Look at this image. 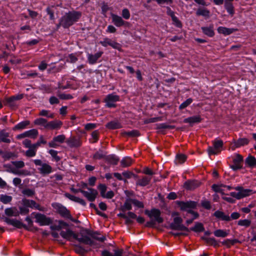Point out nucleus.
Returning <instances> with one entry per match:
<instances>
[{"instance_id":"obj_1","label":"nucleus","mask_w":256,"mask_h":256,"mask_svg":"<svg viewBox=\"0 0 256 256\" xmlns=\"http://www.w3.org/2000/svg\"><path fill=\"white\" fill-rule=\"evenodd\" d=\"M80 16L81 13L78 12L73 11L66 13L61 18L59 24L64 28H68L78 21Z\"/></svg>"},{"instance_id":"obj_2","label":"nucleus","mask_w":256,"mask_h":256,"mask_svg":"<svg viewBox=\"0 0 256 256\" xmlns=\"http://www.w3.org/2000/svg\"><path fill=\"white\" fill-rule=\"evenodd\" d=\"M76 240L80 243L90 246L94 244L90 238V230L88 229H82L76 234Z\"/></svg>"},{"instance_id":"obj_3","label":"nucleus","mask_w":256,"mask_h":256,"mask_svg":"<svg viewBox=\"0 0 256 256\" xmlns=\"http://www.w3.org/2000/svg\"><path fill=\"white\" fill-rule=\"evenodd\" d=\"M238 192H231L230 195L236 199H240L250 196L252 194V190L244 189L241 186H237L234 188Z\"/></svg>"},{"instance_id":"obj_4","label":"nucleus","mask_w":256,"mask_h":256,"mask_svg":"<svg viewBox=\"0 0 256 256\" xmlns=\"http://www.w3.org/2000/svg\"><path fill=\"white\" fill-rule=\"evenodd\" d=\"M32 214L34 215L36 218V222L40 226H48L52 223V220L44 214L40 213L32 212Z\"/></svg>"},{"instance_id":"obj_5","label":"nucleus","mask_w":256,"mask_h":256,"mask_svg":"<svg viewBox=\"0 0 256 256\" xmlns=\"http://www.w3.org/2000/svg\"><path fill=\"white\" fill-rule=\"evenodd\" d=\"M34 162L36 166H40L38 168V170L41 174L43 175L48 174L52 172V166L46 163H42L41 160H34Z\"/></svg>"},{"instance_id":"obj_6","label":"nucleus","mask_w":256,"mask_h":256,"mask_svg":"<svg viewBox=\"0 0 256 256\" xmlns=\"http://www.w3.org/2000/svg\"><path fill=\"white\" fill-rule=\"evenodd\" d=\"M90 238L93 241L94 244L90 245L91 246H92L94 248H98L100 247V244H98L95 240H98L99 242H104L106 238L104 236H101V234L98 232H93L90 230Z\"/></svg>"},{"instance_id":"obj_7","label":"nucleus","mask_w":256,"mask_h":256,"mask_svg":"<svg viewBox=\"0 0 256 256\" xmlns=\"http://www.w3.org/2000/svg\"><path fill=\"white\" fill-rule=\"evenodd\" d=\"M119 99V96L115 94H109L106 96L104 99V102L106 103V106L108 108L115 107V102L118 101Z\"/></svg>"},{"instance_id":"obj_8","label":"nucleus","mask_w":256,"mask_h":256,"mask_svg":"<svg viewBox=\"0 0 256 256\" xmlns=\"http://www.w3.org/2000/svg\"><path fill=\"white\" fill-rule=\"evenodd\" d=\"M53 208L56 212L60 214L62 216L68 218L70 216L69 211L66 207L58 203H54L52 204Z\"/></svg>"},{"instance_id":"obj_9","label":"nucleus","mask_w":256,"mask_h":256,"mask_svg":"<svg viewBox=\"0 0 256 256\" xmlns=\"http://www.w3.org/2000/svg\"><path fill=\"white\" fill-rule=\"evenodd\" d=\"M22 204L23 206L26 207L30 208H35L40 211L44 210V208L40 206V204H37L35 201L33 200L22 199Z\"/></svg>"},{"instance_id":"obj_10","label":"nucleus","mask_w":256,"mask_h":256,"mask_svg":"<svg viewBox=\"0 0 256 256\" xmlns=\"http://www.w3.org/2000/svg\"><path fill=\"white\" fill-rule=\"evenodd\" d=\"M80 192L82 193L90 202L94 201L98 195V192L94 188H88V191L82 190H80Z\"/></svg>"},{"instance_id":"obj_11","label":"nucleus","mask_w":256,"mask_h":256,"mask_svg":"<svg viewBox=\"0 0 256 256\" xmlns=\"http://www.w3.org/2000/svg\"><path fill=\"white\" fill-rule=\"evenodd\" d=\"M242 156L239 154H236L235 158L233 159L234 164L231 165L230 168L234 171L241 169L242 168Z\"/></svg>"},{"instance_id":"obj_12","label":"nucleus","mask_w":256,"mask_h":256,"mask_svg":"<svg viewBox=\"0 0 256 256\" xmlns=\"http://www.w3.org/2000/svg\"><path fill=\"white\" fill-rule=\"evenodd\" d=\"M76 233L68 228H66V230H62L60 232V235L64 238L69 241H72V239L76 240Z\"/></svg>"},{"instance_id":"obj_13","label":"nucleus","mask_w":256,"mask_h":256,"mask_svg":"<svg viewBox=\"0 0 256 256\" xmlns=\"http://www.w3.org/2000/svg\"><path fill=\"white\" fill-rule=\"evenodd\" d=\"M114 254H112L107 250L102 251V256H124L123 249L116 248L113 250Z\"/></svg>"},{"instance_id":"obj_14","label":"nucleus","mask_w":256,"mask_h":256,"mask_svg":"<svg viewBox=\"0 0 256 256\" xmlns=\"http://www.w3.org/2000/svg\"><path fill=\"white\" fill-rule=\"evenodd\" d=\"M160 212L158 210L153 209L148 214V216L150 218H154V222H156L158 224H160L163 222V218L160 216Z\"/></svg>"},{"instance_id":"obj_15","label":"nucleus","mask_w":256,"mask_h":256,"mask_svg":"<svg viewBox=\"0 0 256 256\" xmlns=\"http://www.w3.org/2000/svg\"><path fill=\"white\" fill-rule=\"evenodd\" d=\"M23 98V94H18L7 98L6 100L7 104L9 105L10 106L13 107L16 106V101L22 99Z\"/></svg>"},{"instance_id":"obj_16","label":"nucleus","mask_w":256,"mask_h":256,"mask_svg":"<svg viewBox=\"0 0 256 256\" xmlns=\"http://www.w3.org/2000/svg\"><path fill=\"white\" fill-rule=\"evenodd\" d=\"M100 43L104 46H111L114 48H118L119 44L116 42L112 41L108 38H105L103 40L100 41Z\"/></svg>"},{"instance_id":"obj_17","label":"nucleus","mask_w":256,"mask_h":256,"mask_svg":"<svg viewBox=\"0 0 256 256\" xmlns=\"http://www.w3.org/2000/svg\"><path fill=\"white\" fill-rule=\"evenodd\" d=\"M200 185V182L197 180H190L186 182L184 184V187L188 190H194Z\"/></svg>"},{"instance_id":"obj_18","label":"nucleus","mask_w":256,"mask_h":256,"mask_svg":"<svg viewBox=\"0 0 256 256\" xmlns=\"http://www.w3.org/2000/svg\"><path fill=\"white\" fill-rule=\"evenodd\" d=\"M62 124V122L59 120H56L48 122L46 128L50 130L59 129Z\"/></svg>"},{"instance_id":"obj_19","label":"nucleus","mask_w":256,"mask_h":256,"mask_svg":"<svg viewBox=\"0 0 256 256\" xmlns=\"http://www.w3.org/2000/svg\"><path fill=\"white\" fill-rule=\"evenodd\" d=\"M112 22L116 26L120 27L124 24L125 22L122 18L116 14H112Z\"/></svg>"},{"instance_id":"obj_20","label":"nucleus","mask_w":256,"mask_h":256,"mask_svg":"<svg viewBox=\"0 0 256 256\" xmlns=\"http://www.w3.org/2000/svg\"><path fill=\"white\" fill-rule=\"evenodd\" d=\"M4 214L8 216H19V212L16 208L11 207L6 208L4 210Z\"/></svg>"},{"instance_id":"obj_21","label":"nucleus","mask_w":256,"mask_h":256,"mask_svg":"<svg viewBox=\"0 0 256 256\" xmlns=\"http://www.w3.org/2000/svg\"><path fill=\"white\" fill-rule=\"evenodd\" d=\"M4 221L6 224L18 228H20L23 226L20 220L16 219H10L6 217L4 218Z\"/></svg>"},{"instance_id":"obj_22","label":"nucleus","mask_w":256,"mask_h":256,"mask_svg":"<svg viewBox=\"0 0 256 256\" xmlns=\"http://www.w3.org/2000/svg\"><path fill=\"white\" fill-rule=\"evenodd\" d=\"M196 206V202L193 201L188 202H182L180 204V206L182 210H188V208H194Z\"/></svg>"},{"instance_id":"obj_23","label":"nucleus","mask_w":256,"mask_h":256,"mask_svg":"<svg viewBox=\"0 0 256 256\" xmlns=\"http://www.w3.org/2000/svg\"><path fill=\"white\" fill-rule=\"evenodd\" d=\"M102 52H100L94 54H89L88 56L89 63L90 64H95L98 60L102 56Z\"/></svg>"},{"instance_id":"obj_24","label":"nucleus","mask_w":256,"mask_h":256,"mask_svg":"<svg viewBox=\"0 0 256 256\" xmlns=\"http://www.w3.org/2000/svg\"><path fill=\"white\" fill-rule=\"evenodd\" d=\"M236 30L234 28H230L223 26H220L218 28V32L220 34H224V35H229L234 32Z\"/></svg>"},{"instance_id":"obj_25","label":"nucleus","mask_w":256,"mask_h":256,"mask_svg":"<svg viewBox=\"0 0 256 256\" xmlns=\"http://www.w3.org/2000/svg\"><path fill=\"white\" fill-rule=\"evenodd\" d=\"M67 144L70 147H78L81 145V142L79 138H72L67 140Z\"/></svg>"},{"instance_id":"obj_26","label":"nucleus","mask_w":256,"mask_h":256,"mask_svg":"<svg viewBox=\"0 0 256 256\" xmlns=\"http://www.w3.org/2000/svg\"><path fill=\"white\" fill-rule=\"evenodd\" d=\"M106 127L110 130L118 129L122 128L121 124L118 120H113L108 122Z\"/></svg>"},{"instance_id":"obj_27","label":"nucleus","mask_w":256,"mask_h":256,"mask_svg":"<svg viewBox=\"0 0 256 256\" xmlns=\"http://www.w3.org/2000/svg\"><path fill=\"white\" fill-rule=\"evenodd\" d=\"M214 216L218 218H220L221 220L225 221H230V218L229 216L226 215L224 212L217 210L214 213Z\"/></svg>"},{"instance_id":"obj_28","label":"nucleus","mask_w":256,"mask_h":256,"mask_svg":"<svg viewBox=\"0 0 256 256\" xmlns=\"http://www.w3.org/2000/svg\"><path fill=\"white\" fill-rule=\"evenodd\" d=\"M201 121V118L200 116H195L191 117H189L188 118H185L184 120V122L185 123H189L191 124L198 123Z\"/></svg>"},{"instance_id":"obj_29","label":"nucleus","mask_w":256,"mask_h":256,"mask_svg":"<svg viewBox=\"0 0 256 256\" xmlns=\"http://www.w3.org/2000/svg\"><path fill=\"white\" fill-rule=\"evenodd\" d=\"M170 228L174 230H183L189 232V229L186 226H184L182 224H176L172 223L170 225Z\"/></svg>"},{"instance_id":"obj_30","label":"nucleus","mask_w":256,"mask_h":256,"mask_svg":"<svg viewBox=\"0 0 256 256\" xmlns=\"http://www.w3.org/2000/svg\"><path fill=\"white\" fill-rule=\"evenodd\" d=\"M249 142V140L246 138H240L234 142V146L236 148L247 145Z\"/></svg>"},{"instance_id":"obj_31","label":"nucleus","mask_w":256,"mask_h":256,"mask_svg":"<svg viewBox=\"0 0 256 256\" xmlns=\"http://www.w3.org/2000/svg\"><path fill=\"white\" fill-rule=\"evenodd\" d=\"M201 28L202 32L208 36L212 37L214 34L212 26H210L208 27H202Z\"/></svg>"},{"instance_id":"obj_32","label":"nucleus","mask_w":256,"mask_h":256,"mask_svg":"<svg viewBox=\"0 0 256 256\" xmlns=\"http://www.w3.org/2000/svg\"><path fill=\"white\" fill-rule=\"evenodd\" d=\"M245 162L250 167H254L256 166V158L253 156H248L246 159Z\"/></svg>"},{"instance_id":"obj_33","label":"nucleus","mask_w":256,"mask_h":256,"mask_svg":"<svg viewBox=\"0 0 256 256\" xmlns=\"http://www.w3.org/2000/svg\"><path fill=\"white\" fill-rule=\"evenodd\" d=\"M132 163V159L128 156L124 158L120 162L121 166L123 168L129 166Z\"/></svg>"},{"instance_id":"obj_34","label":"nucleus","mask_w":256,"mask_h":256,"mask_svg":"<svg viewBox=\"0 0 256 256\" xmlns=\"http://www.w3.org/2000/svg\"><path fill=\"white\" fill-rule=\"evenodd\" d=\"M12 200V196L4 194H0V201L4 204L10 203Z\"/></svg>"},{"instance_id":"obj_35","label":"nucleus","mask_w":256,"mask_h":256,"mask_svg":"<svg viewBox=\"0 0 256 256\" xmlns=\"http://www.w3.org/2000/svg\"><path fill=\"white\" fill-rule=\"evenodd\" d=\"M106 160L111 164L116 165L119 159L115 155H110L106 157Z\"/></svg>"},{"instance_id":"obj_36","label":"nucleus","mask_w":256,"mask_h":256,"mask_svg":"<svg viewBox=\"0 0 256 256\" xmlns=\"http://www.w3.org/2000/svg\"><path fill=\"white\" fill-rule=\"evenodd\" d=\"M150 180V178L144 177L140 179L139 180H138V182H136V184L142 186H144L148 185L149 184Z\"/></svg>"},{"instance_id":"obj_37","label":"nucleus","mask_w":256,"mask_h":256,"mask_svg":"<svg viewBox=\"0 0 256 256\" xmlns=\"http://www.w3.org/2000/svg\"><path fill=\"white\" fill-rule=\"evenodd\" d=\"M9 134L8 133L4 132L3 131L0 132V142H4L6 143H10V140L8 138Z\"/></svg>"},{"instance_id":"obj_38","label":"nucleus","mask_w":256,"mask_h":256,"mask_svg":"<svg viewBox=\"0 0 256 256\" xmlns=\"http://www.w3.org/2000/svg\"><path fill=\"white\" fill-rule=\"evenodd\" d=\"M30 124V122L28 120H25L18 123L13 128L14 130H22L26 128L27 126Z\"/></svg>"},{"instance_id":"obj_39","label":"nucleus","mask_w":256,"mask_h":256,"mask_svg":"<svg viewBox=\"0 0 256 256\" xmlns=\"http://www.w3.org/2000/svg\"><path fill=\"white\" fill-rule=\"evenodd\" d=\"M132 199L129 198L126 200L122 206V211L130 210L132 208Z\"/></svg>"},{"instance_id":"obj_40","label":"nucleus","mask_w":256,"mask_h":256,"mask_svg":"<svg viewBox=\"0 0 256 256\" xmlns=\"http://www.w3.org/2000/svg\"><path fill=\"white\" fill-rule=\"evenodd\" d=\"M122 134L124 136H128L129 137H135L140 136V132L137 130H132L130 132H124Z\"/></svg>"},{"instance_id":"obj_41","label":"nucleus","mask_w":256,"mask_h":256,"mask_svg":"<svg viewBox=\"0 0 256 256\" xmlns=\"http://www.w3.org/2000/svg\"><path fill=\"white\" fill-rule=\"evenodd\" d=\"M190 230L195 232H200L204 230V228L202 223L197 222L196 224L194 226L190 228V229H189V230Z\"/></svg>"},{"instance_id":"obj_42","label":"nucleus","mask_w":256,"mask_h":256,"mask_svg":"<svg viewBox=\"0 0 256 256\" xmlns=\"http://www.w3.org/2000/svg\"><path fill=\"white\" fill-rule=\"evenodd\" d=\"M214 234L216 237L224 238L228 235V232L224 230L219 229L215 230Z\"/></svg>"},{"instance_id":"obj_43","label":"nucleus","mask_w":256,"mask_h":256,"mask_svg":"<svg viewBox=\"0 0 256 256\" xmlns=\"http://www.w3.org/2000/svg\"><path fill=\"white\" fill-rule=\"evenodd\" d=\"M26 137L35 138L38 135V131L36 129H32L25 132Z\"/></svg>"},{"instance_id":"obj_44","label":"nucleus","mask_w":256,"mask_h":256,"mask_svg":"<svg viewBox=\"0 0 256 256\" xmlns=\"http://www.w3.org/2000/svg\"><path fill=\"white\" fill-rule=\"evenodd\" d=\"M224 8L228 14H230L231 15L234 14V6L232 2H225Z\"/></svg>"},{"instance_id":"obj_45","label":"nucleus","mask_w":256,"mask_h":256,"mask_svg":"<svg viewBox=\"0 0 256 256\" xmlns=\"http://www.w3.org/2000/svg\"><path fill=\"white\" fill-rule=\"evenodd\" d=\"M196 14L197 16H208L210 15V11L204 8H198L196 12Z\"/></svg>"},{"instance_id":"obj_46","label":"nucleus","mask_w":256,"mask_h":256,"mask_svg":"<svg viewBox=\"0 0 256 256\" xmlns=\"http://www.w3.org/2000/svg\"><path fill=\"white\" fill-rule=\"evenodd\" d=\"M34 123L35 124L42 126L46 128V124H48V122L44 118H39L36 119L34 120Z\"/></svg>"},{"instance_id":"obj_47","label":"nucleus","mask_w":256,"mask_h":256,"mask_svg":"<svg viewBox=\"0 0 256 256\" xmlns=\"http://www.w3.org/2000/svg\"><path fill=\"white\" fill-rule=\"evenodd\" d=\"M202 238L204 240L205 242L206 243H208V244L212 245V246H218V242L216 241L215 238H204V237H203Z\"/></svg>"},{"instance_id":"obj_48","label":"nucleus","mask_w":256,"mask_h":256,"mask_svg":"<svg viewBox=\"0 0 256 256\" xmlns=\"http://www.w3.org/2000/svg\"><path fill=\"white\" fill-rule=\"evenodd\" d=\"M222 187H224L223 184L218 185L216 184H214L212 186V189L216 192H220L222 194H224V192H223Z\"/></svg>"},{"instance_id":"obj_49","label":"nucleus","mask_w":256,"mask_h":256,"mask_svg":"<svg viewBox=\"0 0 256 256\" xmlns=\"http://www.w3.org/2000/svg\"><path fill=\"white\" fill-rule=\"evenodd\" d=\"M186 158V156L183 154H177L176 156V162L178 164H182L185 162Z\"/></svg>"},{"instance_id":"obj_50","label":"nucleus","mask_w":256,"mask_h":256,"mask_svg":"<svg viewBox=\"0 0 256 256\" xmlns=\"http://www.w3.org/2000/svg\"><path fill=\"white\" fill-rule=\"evenodd\" d=\"M105 156L106 152L102 150H99L94 155L93 158L94 159H101L102 158H105Z\"/></svg>"},{"instance_id":"obj_51","label":"nucleus","mask_w":256,"mask_h":256,"mask_svg":"<svg viewBox=\"0 0 256 256\" xmlns=\"http://www.w3.org/2000/svg\"><path fill=\"white\" fill-rule=\"evenodd\" d=\"M75 252L80 254H84L88 252V250H85L84 248L80 246H76L75 247Z\"/></svg>"},{"instance_id":"obj_52","label":"nucleus","mask_w":256,"mask_h":256,"mask_svg":"<svg viewBox=\"0 0 256 256\" xmlns=\"http://www.w3.org/2000/svg\"><path fill=\"white\" fill-rule=\"evenodd\" d=\"M36 150L32 148H30L26 151V156L28 157H32L36 156Z\"/></svg>"},{"instance_id":"obj_53","label":"nucleus","mask_w":256,"mask_h":256,"mask_svg":"<svg viewBox=\"0 0 256 256\" xmlns=\"http://www.w3.org/2000/svg\"><path fill=\"white\" fill-rule=\"evenodd\" d=\"M58 96L62 100H70L73 98V96L70 94L59 93L58 94Z\"/></svg>"},{"instance_id":"obj_54","label":"nucleus","mask_w":256,"mask_h":256,"mask_svg":"<svg viewBox=\"0 0 256 256\" xmlns=\"http://www.w3.org/2000/svg\"><path fill=\"white\" fill-rule=\"evenodd\" d=\"M238 224L239 226L248 227L250 224V221L248 219L241 220L238 222Z\"/></svg>"},{"instance_id":"obj_55","label":"nucleus","mask_w":256,"mask_h":256,"mask_svg":"<svg viewBox=\"0 0 256 256\" xmlns=\"http://www.w3.org/2000/svg\"><path fill=\"white\" fill-rule=\"evenodd\" d=\"M64 68V66L60 65L58 66H53L52 68L48 70V72H58L60 71Z\"/></svg>"},{"instance_id":"obj_56","label":"nucleus","mask_w":256,"mask_h":256,"mask_svg":"<svg viewBox=\"0 0 256 256\" xmlns=\"http://www.w3.org/2000/svg\"><path fill=\"white\" fill-rule=\"evenodd\" d=\"M192 102V98H190L186 100V101H184V102H182L180 106V109H184L187 107L188 105H190Z\"/></svg>"},{"instance_id":"obj_57","label":"nucleus","mask_w":256,"mask_h":256,"mask_svg":"<svg viewBox=\"0 0 256 256\" xmlns=\"http://www.w3.org/2000/svg\"><path fill=\"white\" fill-rule=\"evenodd\" d=\"M223 145V142L222 140H216L214 142V146L216 150H220L219 148H222Z\"/></svg>"},{"instance_id":"obj_58","label":"nucleus","mask_w":256,"mask_h":256,"mask_svg":"<svg viewBox=\"0 0 256 256\" xmlns=\"http://www.w3.org/2000/svg\"><path fill=\"white\" fill-rule=\"evenodd\" d=\"M12 164L18 168H22L24 166V163L23 161H14L12 162Z\"/></svg>"},{"instance_id":"obj_59","label":"nucleus","mask_w":256,"mask_h":256,"mask_svg":"<svg viewBox=\"0 0 256 256\" xmlns=\"http://www.w3.org/2000/svg\"><path fill=\"white\" fill-rule=\"evenodd\" d=\"M220 152V150H216L214 146V148L212 146H209L208 149V152L210 156L211 154H216Z\"/></svg>"},{"instance_id":"obj_60","label":"nucleus","mask_w":256,"mask_h":256,"mask_svg":"<svg viewBox=\"0 0 256 256\" xmlns=\"http://www.w3.org/2000/svg\"><path fill=\"white\" fill-rule=\"evenodd\" d=\"M98 189L100 190L101 196L104 197L105 196L106 192V186L105 184H100L98 186Z\"/></svg>"},{"instance_id":"obj_61","label":"nucleus","mask_w":256,"mask_h":256,"mask_svg":"<svg viewBox=\"0 0 256 256\" xmlns=\"http://www.w3.org/2000/svg\"><path fill=\"white\" fill-rule=\"evenodd\" d=\"M172 20L173 22V24L178 28H181L182 26L181 22L175 16H173L172 18Z\"/></svg>"},{"instance_id":"obj_62","label":"nucleus","mask_w":256,"mask_h":256,"mask_svg":"<svg viewBox=\"0 0 256 256\" xmlns=\"http://www.w3.org/2000/svg\"><path fill=\"white\" fill-rule=\"evenodd\" d=\"M50 154L53 157L56 162H58L60 160V158L58 156V152L56 150H49Z\"/></svg>"},{"instance_id":"obj_63","label":"nucleus","mask_w":256,"mask_h":256,"mask_svg":"<svg viewBox=\"0 0 256 256\" xmlns=\"http://www.w3.org/2000/svg\"><path fill=\"white\" fill-rule=\"evenodd\" d=\"M66 138L64 134L58 135L54 138V139L56 142L62 143L64 142Z\"/></svg>"},{"instance_id":"obj_64","label":"nucleus","mask_w":256,"mask_h":256,"mask_svg":"<svg viewBox=\"0 0 256 256\" xmlns=\"http://www.w3.org/2000/svg\"><path fill=\"white\" fill-rule=\"evenodd\" d=\"M130 12L127 8L122 10V16L124 18L128 20L130 18Z\"/></svg>"}]
</instances>
